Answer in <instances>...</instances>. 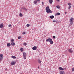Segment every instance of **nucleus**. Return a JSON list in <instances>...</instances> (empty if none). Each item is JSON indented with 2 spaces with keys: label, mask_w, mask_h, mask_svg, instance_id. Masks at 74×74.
I'll use <instances>...</instances> for the list:
<instances>
[{
  "label": "nucleus",
  "mask_w": 74,
  "mask_h": 74,
  "mask_svg": "<svg viewBox=\"0 0 74 74\" xmlns=\"http://www.w3.org/2000/svg\"><path fill=\"white\" fill-rule=\"evenodd\" d=\"M46 12L47 13H52V11H51L49 9V6H47L46 8Z\"/></svg>",
  "instance_id": "1"
},
{
  "label": "nucleus",
  "mask_w": 74,
  "mask_h": 74,
  "mask_svg": "<svg viewBox=\"0 0 74 74\" xmlns=\"http://www.w3.org/2000/svg\"><path fill=\"white\" fill-rule=\"evenodd\" d=\"M46 41L47 42H50V44H53V42L52 40V39H51L50 38H49L48 39H47L46 40Z\"/></svg>",
  "instance_id": "2"
},
{
  "label": "nucleus",
  "mask_w": 74,
  "mask_h": 74,
  "mask_svg": "<svg viewBox=\"0 0 74 74\" xmlns=\"http://www.w3.org/2000/svg\"><path fill=\"white\" fill-rule=\"evenodd\" d=\"M74 22V18H71L69 21V22H70V24L72 25L73 24V22Z\"/></svg>",
  "instance_id": "3"
},
{
  "label": "nucleus",
  "mask_w": 74,
  "mask_h": 74,
  "mask_svg": "<svg viewBox=\"0 0 74 74\" xmlns=\"http://www.w3.org/2000/svg\"><path fill=\"white\" fill-rule=\"evenodd\" d=\"M23 55L24 59H26V53L25 52L23 53Z\"/></svg>",
  "instance_id": "4"
},
{
  "label": "nucleus",
  "mask_w": 74,
  "mask_h": 74,
  "mask_svg": "<svg viewBox=\"0 0 74 74\" xmlns=\"http://www.w3.org/2000/svg\"><path fill=\"white\" fill-rule=\"evenodd\" d=\"M15 63H16V61H12L11 62V65L13 66V65H15Z\"/></svg>",
  "instance_id": "5"
},
{
  "label": "nucleus",
  "mask_w": 74,
  "mask_h": 74,
  "mask_svg": "<svg viewBox=\"0 0 74 74\" xmlns=\"http://www.w3.org/2000/svg\"><path fill=\"white\" fill-rule=\"evenodd\" d=\"M68 52H69V53H73V50L69 49L68 50Z\"/></svg>",
  "instance_id": "6"
},
{
  "label": "nucleus",
  "mask_w": 74,
  "mask_h": 74,
  "mask_svg": "<svg viewBox=\"0 0 74 74\" xmlns=\"http://www.w3.org/2000/svg\"><path fill=\"white\" fill-rule=\"evenodd\" d=\"M32 49L33 50H36V49H37V47L36 46H34L32 48Z\"/></svg>",
  "instance_id": "7"
},
{
  "label": "nucleus",
  "mask_w": 74,
  "mask_h": 74,
  "mask_svg": "<svg viewBox=\"0 0 74 74\" xmlns=\"http://www.w3.org/2000/svg\"><path fill=\"white\" fill-rule=\"evenodd\" d=\"M59 69L60 70H66V68L63 69L62 67H60L59 68Z\"/></svg>",
  "instance_id": "8"
},
{
  "label": "nucleus",
  "mask_w": 74,
  "mask_h": 74,
  "mask_svg": "<svg viewBox=\"0 0 74 74\" xmlns=\"http://www.w3.org/2000/svg\"><path fill=\"white\" fill-rule=\"evenodd\" d=\"M60 74H64V72L63 71H61L60 72Z\"/></svg>",
  "instance_id": "9"
},
{
  "label": "nucleus",
  "mask_w": 74,
  "mask_h": 74,
  "mask_svg": "<svg viewBox=\"0 0 74 74\" xmlns=\"http://www.w3.org/2000/svg\"><path fill=\"white\" fill-rule=\"evenodd\" d=\"M15 45V42H12L11 43V45H12V46H14Z\"/></svg>",
  "instance_id": "10"
},
{
  "label": "nucleus",
  "mask_w": 74,
  "mask_h": 74,
  "mask_svg": "<svg viewBox=\"0 0 74 74\" xmlns=\"http://www.w3.org/2000/svg\"><path fill=\"white\" fill-rule=\"evenodd\" d=\"M3 24H0V28H3Z\"/></svg>",
  "instance_id": "11"
},
{
  "label": "nucleus",
  "mask_w": 74,
  "mask_h": 74,
  "mask_svg": "<svg viewBox=\"0 0 74 74\" xmlns=\"http://www.w3.org/2000/svg\"><path fill=\"white\" fill-rule=\"evenodd\" d=\"M49 18H51V19H53V18H54V16L53 15L51 16H49Z\"/></svg>",
  "instance_id": "12"
},
{
  "label": "nucleus",
  "mask_w": 74,
  "mask_h": 74,
  "mask_svg": "<svg viewBox=\"0 0 74 74\" xmlns=\"http://www.w3.org/2000/svg\"><path fill=\"white\" fill-rule=\"evenodd\" d=\"M49 2L50 4H52L53 2V0H49Z\"/></svg>",
  "instance_id": "13"
},
{
  "label": "nucleus",
  "mask_w": 74,
  "mask_h": 74,
  "mask_svg": "<svg viewBox=\"0 0 74 74\" xmlns=\"http://www.w3.org/2000/svg\"><path fill=\"white\" fill-rule=\"evenodd\" d=\"M7 47H10L11 46V44L10 43H8L7 44Z\"/></svg>",
  "instance_id": "14"
},
{
  "label": "nucleus",
  "mask_w": 74,
  "mask_h": 74,
  "mask_svg": "<svg viewBox=\"0 0 74 74\" xmlns=\"http://www.w3.org/2000/svg\"><path fill=\"white\" fill-rule=\"evenodd\" d=\"M38 62L39 63H41V61L39 59L38 60Z\"/></svg>",
  "instance_id": "15"
},
{
  "label": "nucleus",
  "mask_w": 74,
  "mask_h": 74,
  "mask_svg": "<svg viewBox=\"0 0 74 74\" xmlns=\"http://www.w3.org/2000/svg\"><path fill=\"white\" fill-rule=\"evenodd\" d=\"M37 1H35L34 2V4H37Z\"/></svg>",
  "instance_id": "16"
},
{
  "label": "nucleus",
  "mask_w": 74,
  "mask_h": 74,
  "mask_svg": "<svg viewBox=\"0 0 74 74\" xmlns=\"http://www.w3.org/2000/svg\"><path fill=\"white\" fill-rule=\"evenodd\" d=\"M19 16H20V17H22V16H23V14H22L20 13L19 14Z\"/></svg>",
  "instance_id": "17"
},
{
  "label": "nucleus",
  "mask_w": 74,
  "mask_h": 74,
  "mask_svg": "<svg viewBox=\"0 0 74 74\" xmlns=\"http://www.w3.org/2000/svg\"><path fill=\"white\" fill-rule=\"evenodd\" d=\"M12 59H16V57L15 56H12Z\"/></svg>",
  "instance_id": "18"
},
{
  "label": "nucleus",
  "mask_w": 74,
  "mask_h": 74,
  "mask_svg": "<svg viewBox=\"0 0 74 74\" xmlns=\"http://www.w3.org/2000/svg\"><path fill=\"white\" fill-rule=\"evenodd\" d=\"M60 13L58 12V13H57V14H56L55 15H56L59 16V15H60Z\"/></svg>",
  "instance_id": "19"
},
{
  "label": "nucleus",
  "mask_w": 74,
  "mask_h": 74,
  "mask_svg": "<svg viewBox=\"0 0 74 74\" xmlns=\"http://www.w3.org/2000/svg\"><path fill=\"white\" fill-rule=\"evenodd\" d=\"M3 54H0V58H3Z\"/></svg>",
  "instance_id": "20"
},
{
  "label": "nucleus",
  "mask_w": 74,
  "mask_h": 74,
  "mask_svg": "<svg viewBox=\"0 0 74 74\" xmlns=\"http://www.w3.org/2000/svg\"><path fill=\"white\" fill-rule=\"evenodd\" d=\"M3 59V57H0V61H1Z\"/></svg>",
  "instance_id": "21"
},
{
  "label": "nucleus",
  "mask_w": 74,
  "mask_h": 74,
  "mask_svg": "<svg viewBox=\"0 0 74 74\" xmlns=\"http://www.w3.org/2000/svg\"><path fill=\"white\" fill-rule=\"evenodd\" d=\"M20 50L21 52H23V49L22 48H21L20 49Z\"/></svg>",
  "instance_id": "22"
},
{
  "label": "nucleus",
  "mask_w": 74,
  "mask_h": 74,
  "mask_svg": "<svg viewBox=\"0 0 74 74\" xmlns=\"http://www.w3.org/2000/svg\"><path fill=\"white\" fill-rule=\"evenodd\" d=\"M42 4L43 6H44V2H42Z\"/></svg>",
  "instance_id": "23"
},
{
  "label": "nucleus",
  "mask_w": 74,
  "mask_h": 74,
  "mask_svg": "<svg viewBox=\"0 0 74 74\" xmlns=\"http://www.w3.org/2000/svg\"><path fill=\"white\" fill-rule=\"evenodd\" d=\"M23 10H25V11H27V9H26V8H23Z\"/></svg>",
  "instance_id": "24"
},
{
  "label": "nucleus",
  "mask_w": 74,
  "mask_h": 74,
  "mask_svg": "<svg viewBox=\"0 0 74 74\" xmlns=\"http://www.w3.org/2000/svg\"><path fill=\"white\" fill-rule=\"evenodd\" d=\"M68 5L70 6L71 5V3H68Z\"/></svg>",
  "instance_id": "25"
},
{
  "label": "nucleus",
  "mask_w": 74,
  "mask_h": 74,
  "mask_svg": "<svg viewBox=\"0 0 74 74\" xmlns=\"http://www.w3.org/2000/svg\"><path fill=\"white\" fill-rule=\"evenodd\" d=\"M26 26L27 27H29L30 26V25L27 24V25Z\"/></svg>",
  "instance_id": "26"
},
{
  "label": "nucleus",
  "mask_w": 74,
  "mask_h": 74,
  "mask_svg": "<svg viewBox=\"0 0 74 74\" xmlns=\"http://www.w3.org/2000/svg\"><path fill=\"white\" fill-rule=\"evenodd\" d=\"M11 42H14V40L13 39H12L11 40Z\"/></svg>",
  "instance_id": "27"
},
{
  "label": "nucleus",
  "mask_w": 74,
  "mask_h": 74,
  "mask_svg": "<svg viewBox=\"0 0 74 74\" xmlns=\"http://www.w3.org/2000/svg\"><path fill=\"white\" fill-rule=\"evenodd\" d=\"M23 45H25V46H26V45H27V43H24Z\"/></svg>",
  "instance_id": "28"
},
{
  "label": "nucleus",
  "mask_w": 74,
  "mask_h": 74,
  "mask_svg": "<svg viewBox=\"0 0 74 74\" xmlns=\"http://www.w3.org/2000/svg\"><path fill=\"white\" fill-rule=\"evenodd\" d=\"M53 38H54V39H55V38H56V36H53Z\"/></svg>",
  "instance_id": "29"
},
{
  "label": "nucleus",
  "mask_w": 74,
  "mask_h": 74,
  "mask_svg": "<svg viewBox=\"0 0 74 74\" xmlns=\"http://www.w3.org/2000/svg\"><path fill=\"white\" fill-rule=\"evenodd\" d=\"M20 38H21V36H18V39H20Z\"/></svg>",
  "instance_id": "30"
},
{
  "label": "nucleus",
  "mask_w": 74,
  "mask_h": 74,
  "mask_svg": "<svg viewBox=\"0 0 74 74\" xmlns=\"http://www.w3.org/2000/svg\"><path fill=\"white\" fill-rule=\"evenodd\" d=\"M22 34H25V32H23V33H22Z\"/></svg>",
  "instance_id": "31"
},
{
  "label": "nucleus",
  "mask_w": 74,
  "mask_h": 74,
  "mask_svg": "<svg viewBox=\"0 0 74 74\" xmlns=\"http://www.w3.org/2000/svg\"><path fill=\"white\" fill-rule=\"evenodd\" d=\"M36 1H38V2H39L40 3V0H36Z\"/></svg>",
  "instance_id": "32"
},
{
  "label": "nucleus",
  "mask_w": 74,
  "mask_h": 74,
  "mask_svg": "<svg viewBox=\"0 0 74 74\" xmlns=\"http://www.w3.org/2000/svg\"><path fill=\"white\" fill-rule=\"evenodd\" d=\"M71 8V6H70L69 7L68 9L69 10H70Z\"/></svg>",
  "instance_id": "33"
},
{
  "label": "nucleus",
  "mask_w": 74,
  "mask_h": 74,
  "mask_svg": "<svg viewBox=\"0 0 74 74\" xmlns=\"http://www.w3.org/2000/svg\"><path fill=\"white\" fill-rule=\"evenodd\" d=\"M53 22H56V21H55H55H53Z\"/></svg>",
  "instance_id": "34"
},
{
  "label": "nucleus",
  "mask_w": 74,
  "mask_h": 74,
  "mask_svg": "<svg viewBox=\"0 0 74 74\" xmlns=\"http://www.w3.org/2000/svg\"><path fill=\"white\" fill-rule=\"evenodd\" d=\"M9 27H11V25L10 24L9 25Z\"/></svg>",
  "instance_id": "35"
},
{
  "label": "nucleus",
  "mask_w": 74,
  "mask_h": 74,
  "mask_svg": "<svg viewBox=\"0 0 74 74\" xmlns=\"http://www.w3.org/2000/svg\"><path fill=\"white\" fill-rule=\"evenodd\" d=\"M72 71H74V67L72 68Z\"/></svg>",
  "instance_id": "36"
},
{
  "label": "nucleus",
  "mask_w": 74,
  "mask_h": 74,
  "mask_svg": "<svg viewBox=\"0 0 74 74\" xmlns=\"http://www.w3.org/2000/svg\"><path fill=\"white\" fill-rule=\"evenodd\" d=\"M56 7L57 8H59V6H56Z\"/></svg>",
  "instance_id": "37"
},
{
  "label": "nucleus",
  "mask_w": 74,
  "mask_h": 74,
  "mask_svg": "<svg viewBox=\"0 0 74 74\" xmlns=\"http://www.w3.org/2000/svg\"><path fill=\"white\" fill-rule=\"evenodd\" d=\"M57 1H60V0H56Z\"/></svg>",
  "instance_id": "38"
},
{
  "label": "nucleus",
  "mask_w": 74,
  "mask_h": 74,
  "mask_svg": "<svg viewBox=\"0 0 74 74\" xmlns=\"http://www.w3.org/2000/svg\"><path fill=\"white\" fill-rule=\"evenodd\" d=\"M38 69H39V68H40V67H39V66H38Z\"/></svg>",
  "instance_id": "39"
},
{
  "label": "nucleus",
  "mask_w": 74,
  "mask_h": 74,
  "mask_svg": "<svg viewBox=\"0 0 74 74\" xmlns=\"http://www.w3.org/2000/svg\"><path fill=\"white\" fill-rule=\"evenodd\" d=\"M65 14H67V12H65Z\"/></svg>",
  "instance_id": "40"
},
{
  "label": "nucleus",
  "mask_w": 74,
  "mask_h": 74,
  "mask_svg": "<svg viewBox=\"0 0 74 74\" xmlns=\"http://www.w3.org/2000/svg\"><path fill=\"white\" fill-rule=\"evenodd\" d=\"M40 66H41V64H40Z\"/></svg>",
  "instance_id": "41"
}]
</instances>
